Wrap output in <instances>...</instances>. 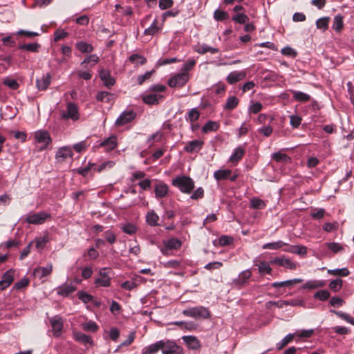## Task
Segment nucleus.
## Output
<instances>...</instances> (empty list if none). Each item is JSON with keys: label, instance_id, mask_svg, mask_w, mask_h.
<instances>
[{"label": "nucleus", "instance_id": "20e7f679", "mask_svg": "<svg viewBox=\"0 0 354 354\" xmlns=\"http://www.w3.org/2000/svg\"><path fill=\"white\" fill-rule=\"evenodd\" d=\"M161 345V351L162 354H183V349L178 346L174 341L169 339H162Z\"/></svg>", "mask_w": 354, "mask_h": 354}, {"label": "nucleus", "instance_id": "603ef678", "mask_svg": "<svg viewBox=\"0 0 354 354\" xmlns=\"http://www.w3.org/2000/svg\"><path fill=\"white\" fill-rule=\"evenodd\" d=\"M272 158L277 162H286L290 159V157H288L286 154L281 152H276L272 153Z\"/></svg>", "mask_w": 354, "mask_h": 354}, {"label": "nucleus", "instance_id": "7c9ffc66", "mask_svg": "<svg viewBox=\"0 0 354 354\" xmlns=\"http://www.w3.org/2000/svg\"><path fill=\"white\" fill-rule=\"evenodd\" d=\"M326 247L328 250L332 252L333 254H337L338 252H342L344 250V245H341L339 243L336 242H330L325 243Z\"/></svg>", "mask_w": 354, "mask_h": 354}, {"label": "nucleus", "instance_id": "9d476101", "mask_svg": "<svg viewBox=\"0 0 354 354\" xmlns=\"http://www.w3.org/2000/svg\"><path fill=\"white\" fill-rule=\"evenodd\" d=\"M136 113L132 110H126L122 112L115 121L117 126L124 125L136 118Z\"/></svg>", "mask_w": 354, "mask_h": 354}, {"label": "nucleus", "instance_id": "9b49d317", "mask_svg": "<svg viewBox=\"0 0 354 354\" xmlns=\"http://www.w3.org/2000/svg\"><path fill=\"white\" fill-rule=\"evenodd\" d=\"M73 153L70 146H64L58 149L55 154L57 162H63L68 158H72Z\"/></svg>", "mask_w": 354, "mask_h": 354}, {"label": "nucleus", "instance_id": "f257e3e1", "mask_svg": "<svg viewBox=\"0 0 354 354\" xmlns=\"http://www.w3.org/2000/svg\"><path fill=\"white\" fill-rule=\"evenodd\" d=\"M172 185L182 192L189 194L194 187V180L187 176H178L172 180Z\"/></svg>", "mask_w": 354, "mask_h": 354}, {"label": "nucleus", "instance_id": "f8f14e48", "mask_svg": "<svg viewBox=\"0 0 354 354\" xmlns=\"http://www.w3.org/2000/svg\"><path fill=\"white\" fill-rule=\"evenodd\" d=\"M270 263L290 270H295L297 268L295 263L292 262L290 259L286 258L284 256L282 257L274 258L272 259Z\"/></svg>", "mask_w": 354, "mask_h": 354}, {"label": "nucleus", "instance_id": "79ce46f5", "mask_svg": "<svg viewBox=\"0 0 354 354\" xmlns=\"http://www.w3.org/2000/svg\"><path fill=\"white\" fill-rule=\"evenodd\" d=\"M99 62V57L97 55L93 54L91 55L88 56L86 58H85L82 62L81 65L84 67H86V64H91V66L95 65Z\"/></svg>", "mask_w": 354, "mask_h": 354}, {"label": "nucleus", "instance_id": "423d86ee", "mask_svg": "<svg viewBox=\"0 0 354 354\" xmlns=\"http://www.w3.org/2000/svg\"><path fill=\"white\" fill-rule=\"evenodd\" d=\"M35 141L41 144L39 150L42 151L46 149L48 145L51 142V138L48 131L44 130L37 131L34 133Z\"/></svg>", "mask_w": 354, "mask_h": 354}, {"label": "nucleus", "instance_id": "c9c22d12", "mask_svg": "<svg viewBox=\"0 0 354 354\" xmlns=\"http://www.w3.org/2000/svg\"><path fill=\"white\" fill-rule=\"evenodd\" d=\"M115 165V162L113 160H108L102 162L97 167H95V170L100 173L104 171H108L112 169Z\"/></svg>", "mask_w": 354, "mask_h": 354}, {"label": "nucleus", "instance_id": "2eb2a0df", "mask_svg": "<svg viewBox=\"0 0 354 354\" xmlns=\"http://www.w3.org/2000/svg\"><path fill=\"white\" fill-rule=\"evenodd\" d=\"M53 271L52 263H48L46 267H37L33 270V275L41 279L48 276Z\"/></svg>", "mask_w": 354, "mask_h": 354}, {"label": "nucleus", "instance_id": "3c124183", "mask_svg": "<svg viewBox=\"0 0 354 354\" xmlns=\"http://www.w3.org/2000/svg\"><path fill=\"white\" fill-rule=\"evenodd\" d=\"M129 60L136 64V65H138V64H144L146 63L147 62V59L145 57H144L142 55H140L138 54H133L131 55L130 57H129Z\"/></svg>", "mask_w": 354, "mask_h": 354}, {"label": "nucleus", "instance_id": "39448f33", "mask_svg": "<svg viewBox=\"0 0 354 354\" xmlns=\"http://www.w3.org/2000/svg\"><path fill=\"white\" fill-rule=\"evenodd\" d=\"M189 80L188 73H180L169 79L167 84L170 87H182Z\"/></svg>", "mask_w": 354, "mask_h": 354}, {"label": "nucleus", "instance_id": "6ab92c4d", "mask_svg": "<svg viewBox=\"0 0 354 354\" xmlns=\"http://www.w3.org/2000/svg\"><path fill=\"white\" fill-rule=\"evenodd\" d=\"M204 142L200 140H194L189 142L185 147V151L188 153L198 152L200 151Z\"/></svg>", "mask_w": 354, "mask_h": 354}, {"label": "nucleus", "instance_id": "a211bd4d", "mask_svg": "<svg viewBox=\"0 0 354 354\" xmlns=\"http://www.w3.org/2000/svg\"><path fill=\"white\" fill-rule=\"evenodd\" d=\"M182 339L189 349L198 350L201 346L199 340L195 336H183Z\"/></svg>", "mask_w": 354, "mask_h": 354}, {"label": "nucleus", "instance_id": "473e14b6", "mask_svg": "<svg viewBox=\"0 0 354 354\" xmlns=\"http://www.w3.org/2000/svg\"><path fill=\"white\" fill-rule=\"evenodd\" d=\"M165 250L178 249L181 246V242L177 239H171L164 241Z\"/></svg>", "mask_w": 354, "mask_h": 354}, {"label": "nucleus", "instance_id": "4468645a", "mask_svg": "<svg viewBox=\"0 0 354 354\" xmlns=\"http://www.w3.org/2000/svg\"><path fill=\"white\" fill-rule=\"evenodd\" d=\"M52 77L49 73L43 74L36 80V86L39 91L46 90L51 82Z\"/></svg>", "mask_w": 354, "mask_h": 354}, {"label": "nucleus", "instance_id": "6e6552de", "mask_svg": "<svg viewBox=\"0 0 354 354\" xmlns=\"http://www.w3.org/2000/svg\"><path fill=\"white\" fill-rule=\"evenodd\" d=\"M50 218V214L44 212L29 214L26 218V221L30 224L39 225Z\"/></svg>", "mask_w": 354, "mask_h": 354}, {"label": "nucleus", "instance_id": "0e129e2a", "mask_svg": "<svg viewBox=\"0 0 354 354\" xmlns=\"http://www.w3.org/2000/svg\"><path fill=\"white\" fill-rule=\"evenodd\" d=\"M103 236L105 240L110 244H113L115 242L116 236L115 234L111 230H106L104 232Z\"/></svg>", "mask_w": 354, "mask_h": 354}, {"label": "nucleus", "instance_id": "09e8293b", "mask_svg": "<svg viewBox=\"0 0 354 354\" xmlns=\"http://www.w3.org/2000/svg\"><path fill=\"white\" fill-rule=\"evenodd\" d=\"M3 83L4 85L12 90H17L19 87V83L15 80L9 77L4 78Z\"/></svg>", "mask_w": 354, "mask_h": 354}, {"label": "nucleus", "instance_id": "4c0bfd02", "mask_svg": "<svg viewBox=\"0 0 354 354\" xmlns=\"http://www.w3.org/2000/svg\"><path fill=\"white\" fill-rule=\"evenodd\" d=\"M330 18L328 17H324L319 18L316 21L317 28L322 30V31H325L328 28Z\"/></svg>", "mask_w": 354, "mask_h": 354}, {"label": "nucleus", "instance_id": "de8ad7c7", "mask_svg": "<svg viewBox=\"0 0 354 354\" xmlns=\"http://www.w3.org/2000/svg\"><path fill=\"white\" fill-rule=\"evenodd\" d=\"M295 335L289 333L285 337H283L277 344V348L278 350L282 349L288 343L291 342L294 338Z\"/></svg>", "mask_w": 354, "mask_h": 354}, {"label": "nucleus", "instance_id": "aec40b11", "mask_svg": "<svg viewBox=\"0 0 354 354\" xmlns=\"http://www.w3.org/2000/svg\"><path fill=\"white\" fill-rule=\"evenodd\" d=\"M245 77L246 72L244 71H233L227 75V81L229 84H233L240 80H243Z\"/></svg>", "mask_w": 354, "mask_h": 354}, {"label": "nucleus", "instance_id": "c03bdc74", "mask_svg": "<svg viewBox=\"0 0 354 354\" xmlns=\"http://www.w3.org/2000/svg\"><path fill=\"white\" fill-rule=\"evenodd\" d=\"M160 30H161V26L158 27L157 26V20L155 19L153 21L152 24L148 28L145 30L144 34L146 35L152 36Z\"/></svg>", "mask_w": 354, "mask_h": 354}, {"label": "nucleus", "instance_id": "a878e982", "mask_svg": "<svg viewBox=\"0 0 354 354\" xmlns=\"http://www.w3.org/2000/svg\"><path fill=\"white\" fill-rule=\"evenodd\" d=\"M255 266L258 267L259 272L261 275L270 274L272 272V269L270 266L269 263L266 261H260L259 263H255Z\"/></svg>", "mask_w": 354, "mask_h": 354}, {"label": "nucleus", "instance_id": "ddd939ff", "mask_svg": "<svg viewBox=\"0 0 354 354\" xmlns=\"http://www.w3.org/2000/svg\"><path fill=\"white\" fill-rule=\"evenodd\" d=\"M118 146V140L115 136H111L102 141L98 147H103L106 152L115 149Z\"/></svg>", "mask_w": 354, "mask_h": 354}, {"label": "nucleus", "instance_id": "e2e57ef3", "mask_svg": "<svg viewBox=\"0 0 354 354\" xmlns=\"http://www.w3.org/2000/svg\"><path fill=\"white\" fill-rule=\"evenodd\" d=\"M196 64V61L194 59H188L182 66L181 72L188 73L192 70Z\"/></svg>", "mask_w": 354, "mask_h": 354}, {"label": "nucleus", "instance_id": "c756f323", "mask_svg": "<svg viewBox=\"0 0 354 354\" xmlns=\"http://www.w3.org/2000/svg\"><path fill=\"white\" fill-rule=\"evenodd\" d=\"M159 216L154 211H149L146 215V221L151 226L158 225Z\"/></svg>", "mask_w": 354, "mask_h": 354}, {"label": "nucleus", "instance_id": "69168bd1", "mask_svg": "<svg viewBox=\"0 0 354 354\" xmlns=\"http://www.w3.org/2000/svg\"><path fill=\"white\" fill-rule=\"evenodd\" d=\"M301 118L297 115H292L290 116V125L295 129L299 127L301 124Z\"/></svg>", "mask_w": 354, "mask_h": 354}, {"label": "nucleus", "instance_id": "5fc2aeb1", "mask_svg": "<svg viewBox=\"0 0 354 354\" xmlns=\"http://www.w3.org/2000/svg\"><path fill=\"white\" fill-rule=\"evenodd\" d=\"M82 326L84 330L91 332H95L99 328L97 324L92 320H90L86 323L82 324Z\"/></svg>", "mask_w": 354, "mask_h": 354}, {"label": "nucleus", "instance_id": "2f4dec72", "mask_svg": "<svg viewBox=\"0 0 354 354\" xmlns=\"http://www.w3.org/2000/svg\"><path fill=\"white\" fill-rule=\"evenodd\" d=\"M155 195L157 198H162L165 197L168 192V187L166 184H159L156 186L155 189Z\"/></svg>", "mask_w": 354, "mask_h": 354}, {"label": "nucleus", "instance_id": "0eeeda50", "mask_svg": "<svg viewBox=\"0 0 354 354\" xmlns=\"http://www.w3.org/2000/svg\"><path fill=\"white\" fill-rule=\"evenodd\" d=\"M111 269L102 268L99 271L100 277L95 279L94 283L102 287H109L111 284Z\"/></svg>", "mask_w": 354, "mask_h": 354}, {"label": "nucleus", "instance_id": "13d9d810", "mask_svg": "<svg viewBox=\"0 0 354 354\" xmlns=\"http://www.w3.org/2000/svg\"><path fill=\"white\" fill-rule=\"evenodd\" d=\"M121 229L122 231L129 235L133 234L137 230V227L135 225L131 223H127L122 226Z\"/></svg>", "mask_w": 354, "mask_h": 354}, {"label": "nucleus", "instance_id": "c85d7f7f", "mask_svg": "<svg viewBox=\"0 0 354 354\" xmlns=\"http://www.w3.org/2000/svg\"><path fill=\"white\" fill-rule=\"evenodd\" d=\"M244 153L245 151L242 147H237L236 149H235L233 153L230 156L229 161L232 163L238 162L242 158Z\"/></svg>", "mask_w": 354, "mask_h": 354}, {"label": "nucleus", "instance_id": "dca6fc26", "mask_svg": "<svg viewBox=\"0 0 354 354\" xmlns=\"http://www.w3.org/2000/svg\"><path fill=\"white\" fill-rule=\"evenodd\" d=\"M100 77L104 86L109 88L115 83V79L111 75L110 71L108 70L102 69L100 71Z\"/></svg>", "mask_w": 354, "mask_h": 354}, {"label": "nucleus", "instance_id": "7ed1b4c3", "mask_svg": "<svg viewBox=\"0 0 354 354\" xmlns=\"http://www.w3.org/2000/svg\"><path fill=\"white\" fill-rule=\"evenodd\" d=\"M183 314L195 319H207L210 317L208 308L201 306L185 309L183 311Z\"/></svg>", "mask_w": 354, "mask_h": 354}, {"label": "nucleus", "instance_id": "bb28decb", "mask_svg": "<svg viewBox=\"0 0 354 354\" xmlns=\"http://www.w3.org/2000/svg\"><path fill=\"white\" fill-rule=\"evenodd\" d=\"M75 290V288L74 286L69 284V285H64L57 288V293L59 295H61L62 297H67L72 292H73Z\"/></svg>", "mask_w": 354, "mask_h": 354}, {"label": "nucleus", "instance_id": "b1692460", "mask_svg": "<svg viewBox=\"0 0 354 354\" xmlns=\"http://www.w3.org/2000/svg\"><path fill=\"white\" fill-rule=\"evenodd\" d=\"M163 98V95L160 94H149L143 96L142 100L145 104H156L159 102L160 100Z\"/></svg>", "mask_w": 354, "mask_h": 354}, {"label": "nucleus", "instance_id": "37998d69", "mask_svg": "<svg viewBox=\"0 0 354 354\" xmlns=\"http://www.w3.org/2000/svg\"><path fill=\"white\" fill-rule=\"evenodd\" d=\"M331 313L335 314L339 317L342 318L344 321L347 322L348 323H350L352 325H354V318L351 317L348 314L345 313L342 311H336L335 310H330Z\"/></svg>", "mask_w": 354, "mask_h": 354}, {"label": "nucleus", "instance_id": "680f3d73", "mask_svg": "<svg viewBox=\"0 0 354 354\" xmlns=\"http://www.w3.org/2000/svg\"><path fill=\"white\" fill-rule=\"evenodd\" d=\"M342 286V280L340 279H336L330 281L329 283V288L334 292H337Z\"/></svg>", "mask_w": 354, "mask_h": 354}, {"label": "nucleus", "instance_id": "72a5a7b5", "mask_svg": "<svg viewBox=\"0 0 354 354\" xmlns=\"http://www.w3.org/2000/svg\"><path fill=\"white\" fill-rule=\"evenodd\" d=\"M76 48L83 53H91L93 50V47L92 45L85 42V41H78L75 44Z\"/></svg>", "mask_w": 354, "mask_h": 354}, {"label": "nucleus", "instance_id": "412c9836", "mask_svg": "<svg viewBox=\"0 0 354 354\" xmlns=\"http://www.w3.org/2000/svg\"><path fill=\"white\" fill-rule=\"evenodd\" d=\"M303 281L302 279L296 278L292 279H289L283 281L279 282H274L272 283V287L273 288H279V287H291L297 283H301Z\"/></svg>", "mask_w": 354, "mask_h": 354}, {"label": "nucleus", "instance_id": "4be33fe9", "mask_svg": "<svg viewBox=\"0 0 354 354\" xmlns=\"http://www.w3.org/2000/svg\"><path fill=\"white\" fill-rule=\"evenodd\" d=\"M162 341H158L148 346L143 348L142 354H156L161 350Z\"/></svg>", "mask_w": 354, "mask_h": 354}, {"label": "nucleus", "instance_id": "58836bf2", "mask_svg": "<svg viewBox=\"0 0 354 354\" xmlns=\"http://www.w3.org/2000/svg\"><path fill=\"white\" fill-rule=\"evenodd\" d=\"M40 48V45L38 43H30L19 46V48L21 50H26L30 52H37Z\"/></svg>", "mask_w": 354, "mask_h": 354}, {"label": "nucleus", "instance_id": "a18cd8bd", "mask_svg": "<svg viewBox=\"0 0 354 354\" xmlns=\"http://www.w3.org/2000/svg\"><path fill=\"white\" fill-rule=\"evenodd\" d=\"M232 19L234 22L238 23L239 24H245L248 21L249 18L245 14L242 12L236 13L232 17Z\"/></svg>", "mask_w": 354, "mask_h": 354}, {"label": "nucleus", "instance_id": "052dcab7", "mask_svg": "<svg viewBox=\"0 0 354 354\" xmlns=\"http://www.w3.org/2000/svg\"><path fill=\"white\" fill-rule=\"evenodd\" d=\"M328 273L331 275H339L346 277L349 274V271L346 268L328 270Z\"/></svg>", "mask_w": 354, "mask_h": 354}, {"label": "nucleus", "instance_id": "f03ea898", "mask_svg": "<svg viewBox=\"0 0 354 354\" xmlns=\"http://www.w3.org/2000/svg\"><path fill=\"white\" fill-rule=\"evenodd\" d=\"M80 113L77 106L72 102L66 104V109L61 111V119L64 120L77 121L80 119Z\"/></svg>", "mask_w": 354, "mask_h": 354}, {"label": "nucleus", "instance_id": "cd10ccee", "mask_svg": "<svg viewBox=\"0 0 354 354\" xmlns=\"http://www.w3.org/2000/svg\"><path fill=\"white\" fill-rule=\"evenodd\" d=\"M232 171L230 169H218L214 172V177L217 181L228 179Z\"/></svg>", "mask_w": 354, "mask_h": 354}, {"label": "nucleus", "instance_id": "864d4df0", "mask_svg": "<svg viewBox=\"0 0 354 354\" xmlns=\"http://www.w3.org/2000/svg\"><path fill=\"white\" fill-rule=\"evenodd\" d=\"M199 116H200V113H199L198 111L196 108H194V109H192L189 111L188 115L186 118V120H187V121H189L191 123H192V122L196 121L199 118Z\"/></svg>", "mask_w": 354, "mask_h": 354}, {"label": "nucleus", "instance_id": "49530a36", "mask_svg": "<svg viewBox=\"0 0 354 354\" xmlns=\"http://www.w3.org/2000/svg\"><path fill=\"white\" fill-rule=\"evenodd\" d=\"M250 207L253 209H261L266 207V203L259 198H253L250 201Z\"/></svg>", "mask_w": 354, "mask_h": 354}, {"label": "nucleus", "instance_id": "a19ab883", "mask_svg": "<svg viewBox=\"0 0 354 354\" xmlns=\"http://www.w3.org/2000/svg\"><path fill=\"white\" fill-rule=\"evenodd\" d=\"M239 104V99L235 96H231L227 99L226 103L224 105L225 109L232 110Z\"/></svg>", "mask_w": 354, "mask_h": 354}, {"label": "nucleus", "instance_id": "338daca9", "mask_svg": "<svg viewBox=\"0 0 354 354\" xmlns=\"http://www.w3.org/2000/svg\"><path fill=\"white\" fill-rule=\"evenodd\" d=\"M77 295H78L79 299H80L84 304L89 303L93 299V296L85 292H82V291L79 292L77 293Z\"/></svg>", "mask_w": 354, "mask_h": 354}, {"label": "nucleus", "instance_id": "5701e85b", "mask_svg": "<svg viewBox=\"0 0 354 354\" xmlns=\"http://www.w3.org/2000/svg\"><path fill=\"white\" fill-rule=\"evenodd\" d=\"M326 286V281L324 280H309L306 281L301 287L303 289H316Z\"/></svg>", "mask_w": 354, "mask_h": 354}, {"label": "nucleus", "instance_id": "6e6d98bb", "mask_svg": "<svg viewBox=\"0 0 354 354\" xmlns=\"http://www.w3.org/2000/svg\"><path fill=\"white\" fill-rule=\"evenodd\" d=\"M330 292L326 290H319L314 295V297L319 299L320 301H326L330 297Z\"/></svg>", "mask_w": 354, "mask_h": 354}, {"label": "nucleus", "instance_id": "e433bc0d", "mask_svg": "<svg viewBox=\"0 0 354 354\" xmlns=\"http://www.w3.org/2000/svg\"><path fill=\"white\" fill-rule=\"evenodd\" d=\"M344 23H343V17L340 15H337L334 17L333 28L336 32H340L343 28Z\"/></svg>", "mask_w": 354, "mask_h": 354}, {"label": "nucleus", "instance_id": "1a4fd4ad", "mask_svg": "<svg viewBox=\"0 0 354 354\" xmlns=\"http://www.w3.org/2000/svg\"><path fill=\"white\" fill-rule=\"evenodd\" d=\"M50 323L52 326L53 335L59 337L62 334L64 326L62 318L59 315L54 316L50 319Z\"/></svg>", "mask_w": 354, "mask_h": 354}, {"label": "nucleus", "instance_id": "bf43d9fd", "mask_svg": "<svg viewBox=\"0 0 354 354\" xmlns=\"http://www.w3.org/2000/svg\"><path fill=\"white\" fill-rule=\"evenodd\" d=\"M48 240L49 239L47 236L37 238L35 239L37 249L39 250H42L45 247L46 244L48 242Z\"/></svg>", "mask_w": 354, "mask_h": 354}, {"label": "nucleus", "instance_id": "393cba45", "mask_svg": "<svg viewBox=\"0 0 354 354\" xmlns=\"http://www.w3.org/2000/svg\"><path fill=\"white\" fill-rule=\"evenodd\" d=\"M291 93H292L293 99L297 102H306L310 101L311 97L310 95L299 91H291Z\"/></svg>", "mask_w": 354, "mask_h": 354}, {"label": "nucleus", "instance_id": "f3484780", "mask_svg": "<svg viewBox=\"0 0 354 354\" xmlns=\"http://www.w3.org/2000/svg\"><path fill=\"white\" fill-rule=\"evenodd\" d=\"M252 273L250 270H245L241 272L237 278L234 279L232 281V284L236 286H243L248 280L251 277Z\"/></svg>", "mask_w": 354, "mask_h": 354}, {"label": "nucleus", "instance_id": "ea45409f", "mask_svg": "<svg viewBox=\"0 0 354 354\" xmlns=\"http://www.w3.org/2000/svg\"><path fill=\"white\" fill-rule=\"evenodd\" d=\"M74 338L76 341L82 342L84 344L92 343V340H91V337L88 335H85L82 333H74Z\"/></svg>", "mask_w": 354, "mask_h": 354}, {"label": "nucleus", "instance_id": "8fccbe9b", "mask_svg": "<svg viewBox=\"0 0 354 354\" xmlns=\"http://www.w3.org/2000/svg\"><path fill=\"white\" fill-rule=\"evenodd\" d=\"M286 245V243L283 242L282 241H278L276 242L266 243L263 245V248L270 250H278Z\"/></svg>", "mask_w": 354, "mask_h": 354}, {"label": "nucleus", "instance_id": "f704fd0d", "mask_svg": "<svg viewBox=\"0 0 354 354\" xmlns=\"http://www.w3.org/2000/svg\"><path fill=\"white\" fill-rule=\"evenodd\" d=\"M219 124L215 121H208L205 124L202 128V131L205 133H207L212 131H216L218 130Z\"/></svg>", "mask_w": 354, "mask_h": 354}, {"label": "nucleus", "instance_id": "774afa93", "mask_svg": "<svg viewBox=\"0 0 354 354\" xmlns=\"http://www.w3.org/2000/svg\"><path fill=\"white\" fill-rule=\"evenodd\" d=\"M13 274L14 271L12 270H8L3 275L2 280L10 285L13 281Z\"/></svg>", "mask_w": 354, "mask_h": 354}, {"label": "nucleus", "instance_id": "4d7b16f0", "mask_svg": "<svg viewBox=\"0 0 354 354\" xmlns=\"http://www.w3.org/2000/svg\"><path fill=\"white\" fill-rule=\"evenodd\" d=\"M229 17V15L227 12L217 9L214 12V18L216 21H223Z\"/></svg>", "mask_w": 354, "mask_h": 354}]
</instances>
